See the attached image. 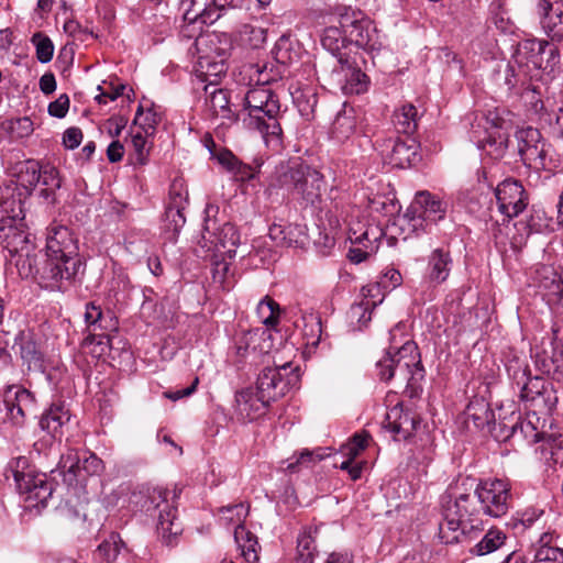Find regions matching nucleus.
I'll return each instance as SVG.
<instances>
[{
    "instance_id": "e2e57ef3",
    "label": "nucleus",
    "mask_w": 563,
    "mask_h": 563,
    "mask_svg": "<svg viewBox=\"0 0 563 563\" xmlns=\"http://www.w3.org/2000/svg\"><path fill=\"white\" fill-rule=\"evenodd\" d=\"M367 440V434H355L349 443L342 446L341 453L353 461L366 448Z\"/></svg>"
},
{
    "instance_id": "c9c22d12",
    "label": "nucleus",
    "mask_w": 563,
    "mask_h": 563,
    "mask_svg": "<svg viewBox=\"0 0 563 563\" xmlns=\"http://www.w3.org/2000/svg\"><path fill=\"white\" fill-rule=\"evenodd\" d=\"M14 176L16 184L25 190L26 195H31L40 183L41 164L34 159L20 162L15 165Z\"/></svg>"
},
{
    "instance_id": "4be33fe9",
    "label": "nucleus",
    "mask_w": 563,
    "mask_h": 563,
    "mask_svg": "<svg viewBox=\"0 0 563 563\" xmlns=\"http://www.w3.org/2000/svg\"><path fill=\"white\" fill-rule=\"evenodd\" d=\"M332 82L345 95H360L367 90V76L353 67L345 57L333 58L330 73Z\"/></svg>"
},
{
    "instance_id": "e433bc0d",
    "label": "nucleus",
    "mask_w": 563,
    "mask_h": 563,
    "mask_svg": "<svg viewBox=\"0 0 563 563\" xmlns=\"http://www.w3.org/2000/svg\"><path fill=\"white\" fill-rule=\"evenodd\" d=\"M70 419L69 410L64 404H53L41 417L40 427L42 430L56 437L60 428Z\"/></svg>"
},
{
    "instance_id": "5fc2aeb1",
    "label": "nucleus",
    "mask_w": 563,
    "mask_h": 563,
    "mask_svg": "<svg viewBox=\"0 0 563 563\" xmlns=\"http://www.w3.org/2000/svg\"><path fill=\"white\" fill-rule=\"evenodd\" d=\"M38 184L44 186L42 196L47 198L52 192L60 187L58 170L49 164L41 165V178Z\"/></svg>"
},
{
    "instance_id": "a878e982",
    "label": "nucleus",
    "mask_w": 563,
    "mask_h": 563,
    "mask_svg": "<svg viewBox=\"0 0 563 563\" xmlns=\"http://www.w3.org/2000/svg\"><path fill=\"white\" fill-rule=\"evenodd\" d=\"M418 421L410 411H405L402 405L397 402L386 412L383 428L391 433L394 440L408 439L415 431Z\"/></svg>"
},
{
    "instance_id": "ddd939ff",
    "label": "nucleus",
    "mask_w": 563,
    "mask_h": 563,
    "mask_svg": "<svg viewBox=\"0 0 563 563\" xmlns=\"http://www.w3.org/2000/svg\"><path fill=\"white\" fill-rule=\"evenodd\" d=\"M509 113L503 108L488 110L485 114L486 136L477 140V147L494 159L503 157L508 146V128L511 123L506 118Z\"/></svg>"
},
{
    "instance_id": "49530a36",
    "label": "nucleus",
    "mask_w": 563,
    "mask_h": 563,
    "mask_svg": "<svg viewBox=\"0 0 563 563\" xmlns=\"http://www.w3.org/2000/svg\"><path fill=\"white\" fill-rule=\"evenodd\" d=\"M161 120L159 114L153 106L144 107L140 104L134 118V124L147 135H153Z\"/></svg>"
},
{
    "instance_id": "de8ad7c7",
    "label": "nucleus",
    "mask_w": 563,
    "mask_h": 563,
    "mask_svg": "<svg viewBox=\"0 0 563 563\" xmlns=\"http://www.w3.org/2000/svg\"><path fill=\"white\" fill-rule=\"evenodd\" d=\"M374 303L367 301H360L351 306L347 317L350 324L354 330H362L372 320V312L374 310Z\"/></svg>"
},
{
    "instance_id": "9d476101",
    "label": "nucleus",
    "mask_w": 563,
    "mask_h": 563,
    "mask_svg": "<svg viewBox=\"0 0 563 563\" xmlns=\"http://www.w3.org/2000/svg\"><path fill=\"white\" fill-rule=\"evenodd\" d=\"M7 481L13 478L16 490L25 494L27 500L44 504L52 495V485L45 474L36 473L31 468L27 457L12 459L3 471Z\"/></svg>"
},
{
    "instance_id": "603ef678",
    "label": "nucleus",
    "mask_w": 563,
    "mask_h": 563,
    "mask_svg": "<svg viewBox=\"0 0 563 563\" xmlns=\"http://www.w3.org/2000/svg\"><path fill=\"white\" fill-rule=\"evenodd\" d=\"M31 42L35 46L36 58L40 63L46 64L52 60L54 55V45L47 35L37 32L33 34Z\"/></svg>"
},
{
    "instance_id": "f3484780",
    "label": "nucleus",
    "mask_w": 563,
    "mask_h": 563,
    "mask_svg": "<svg viewBox=\"0 0 563 563\" xmlns=\"http://www.w3.org/2000/svg\"><path fill=\"white\" fill-rule=\"evenodd\" d=\"M60 467L64 470V481L68 485H85L86 481L99 475L103 470L102 461L93 453L69 451L60 459Z\"/></svg>"
},
{
    "instance_id": "680f3d73",
    "label": "nucleus",
    "mask_w": 563,
    "mask_h": 563,
    "mask_svg": "<svg viewBox=\"0 0 563 563\" xmlns=\"http://www.w3.org/2000/svg\"><path fill=\"white\" fill-rule=\"evenodd\" d=\"M385 289L386 288H384L379 282L363 286L361 289V300L367 301L368 303H374V308H376L384 301Z\"/></svg>"
},
{
    "instance_id": "09e8293b",
    "label": "nucleus",
    "mask_w": 563,
    "mask_h": 563,
    "mask_svg": "<svg viewBox=\"0 0 563 563\" xmlns=\"http://www.w3.org/2000/svg\"><path fill=\"white\" fill-rule=\"evenodd\" d=\"M266 30L253 24H243L239 30L240 41L252 48L261 47L266 41Z\"/></svg>"
},
{
    "instance_id": "864d4df0",
    "label": "nucleus",
    "mask_w": 563,
    "mask_h": 563,
    "mask_svg": "<svg viewBox=\"0 0 563 563\" xmlns=\"http://www.w3.org/2000/svg\"><path fill=\"white\" fill-rule=\"evenodd\" d=\"M256 313L265 325H273L277 322L279 306L266 296L257 303Z\"/></svg>"
},
{
    "instance_id": "2f4dec72",
    "label": "nucleus",
    "mask_w": 563,
    "mask_h": 563,
    "mask_svg": "<svg viewBox=\"0 0 563 563\" xmlns=\"http://www.w3.org/2000/svg\"><path fill=\"white\" fill-rule=\"evenodd\" d=\"M187 206V194L177 191L175 187L170 190L169 202L165 210L164 228L175 239L185 225L186 218L184 210Z\"/></svg>"
},
{
    "instance_id": "dca6fc26",
    "label": "nucleus",
    "mask_w": 563,
    "mask_h": 563,
    "mask_svg": "<svg viewBox=\"0 0 563 563\" xmlns=\"http://www.w3.org/2000/svg\"><path fill=\"white\" fill-rule=\"evenodd\" d=\"M475 495L482 506L484 515L492 518H500L509 509L510 485L508 482L499 478H487L481 481Z\"/></svg>"
},
{
    "instance_id": "c85d7f7f",
    "label": "nucleus",
    "mask_w": 563,
    "mask_h": 563,
    "mask_svg": "<svg viewBox=\"0 0 563 563\" xmlns=\"http://www.w3.org/2000/svg\"><path fill=\"white\" fill-rule=\"evenodd\" d=\"M452 258L449 251L434 249L429 257L423 283L428 287H435L444 283L451 273Z\"/></svg>"
},
{
    "instance_id": "7c9ffc66",
    "label": "nucleus",
    "mask_w": 563,
    "mask_h": 563,
    "mask_svg": "<svg viewBox=\"0 0 563 563\" xmlns=\"http://www.w3.org/2000/svg\"><path fill=\"white\" fill-rule=\"evenodd\" d=\"M24 223L21 199L7 200L0 198V240L5 245L10 240L11 229H20Z\"/></svg>"
},
{
    "instance_id": "338daca9",
    "label": "nucleus",
    "mask_w": 563,
    "mask_h": 563,
    "mask_svg": "<svg viewBox=\"0 0 563 563\" xmlns=\"http://www.w3.org/2000/svg\"><path fill=\"white\" fill-rule=\"evenodd\" d=\"M262 158L254 159V166L242 164L240 161L238 162V166L235 167V172H232L234 176H236L240 180H251L255 178L258 169L263 165Z\"/></svg>"
},
{
    "instance_id": "72a5a7b5",
    "label": "nucleus",
    "mask_w": 563,
    "mask_h": 563,
    "mask_svg": "<svg viewBox=\"0 0 563 563\" xmlns=\"http://www.w3.org/2000/svg\"><path fill=\"white\" fill-rule=\"evenodd\" d=\"M465 421L473 422L476 429H485L492 431L495 426V415L489 404L483 398H475L470 401L465 411Z\"/></svg>"
},
{
    "instance_id": "37998d69",
    "label": "nucleus",
    "mask_w": 563,
    "mask_h": 563,
    "mask_svg": "<svg viewBox=\"0 0 563 563\" xmlns=\"http://www.w3.org/2000/svg\"><path fill=\"white\" fill-rule=\"evenodd\" d=\"M302 336L306 345L317 347L322 333L321 319L316 312H305L301 317Z\"/></svg>"
},
{
    "instance_id": "cd10ccee",
    "label": "nucleus",
    "mask_w": 563,
    "mask_h": 563,
    "mask_svg": "<svg viewBox=\"0 0 563 563\" xmlns=\"http://www.w3.org/2000/svg\"><path fill=\"white\" fill-rule=\"evenodd\" d=\"M269 238L279 246L303 247L308 241L307 227L300 223L274 222L268 230Z\"/></svg>"
},
{
    "instance_id": "c03bdc74",
    "label": "nucleus",
    "mask_w": 563,
    "mask_h": 563,
    "mask_svg": "<svg viewBox=\"0 0 563 563\" xmlns=\"http://www.w3.org/2000/svg\"><path fill=\"white\" fill-rule=\"evenodd\" d=\"M523 97L527 101H530L534 114L544 119L545 122L552 123L555 121L558 125L563 126V106L558 108V111H548L544 102L537 98V91L534 88L532 90H527L523 93Z\"/></svg>"
},
{
    "instance_id": "a18cd8bd",
    "label": "nucleus",
    "mask_w": 563,
    "mask_h": 563,
    "mask_svg": "<svg viewBox=\"0 0 563 563\" xmlns=\"http://www.w3.org/2000/svg\"><path fill=\"white\" fill-rule=\"evenodd\" d=\"M506 540V534L498 529H490L482 538V540L474 545L472 553L476 555H486L498 550Z\"/></svg>"
},
{
    "instance_id": "5701e85b",
    "label": "nucleus",
    "mask_w": 563,
    "mask_h": 563,
    "mask_svg": "<svg viewBox=\"0 0 563 563\" xmlns=\"http://www.w3.org/2000/svg\"><path fill=\"white\" fill-rule=\"evenodd\" d=\"M418 150L419 144L409 136L388 139L380 145L384 161L398 168H406L416 164L420 159Z\"/></svg>"
},
{
    "instance_id": "0e129e2a",
    "label": "nucleus",
    "mask_w": 563,
    "mask_h": 563,
    "mask_svg": "<svg viewBox=\"0 0 563 563\" xmlns=\"http://www.w3.org/2000/svg\"><path fill=\"white\" fill-rule=\"evenodd\" d=\"M118 540V534H111L109 539L99 544L97 554L106 562L113 561L120 551Z\"/></svg>"
},
{
    "instance_id": "f704fd0d",
    "label": "nucleus",
    "mask_w": 563,
    "mask_h": 563,
    "mask_svg": "<svg viewBox=\"0 0 563 563\" xmlns=\"http://www.w3.org/2000/svg\"><path fill=\"white\" fill-rule=\"evenodd\" d=\"M15 344L20 347V355L29 371L43 369V353L29 333H20Z\"/></svg>"
},
{
    "instance_id": "20e7f679",
    "label": "nucleus",
    "mask_w": 563,
    "mask_h": 563,
    "mask_svg": "<svg viewBox=\"0 0 563 563\" xmlns=\"http://www.w3.org/2000/svg\"><path fill=\"white\" fill-rule=\"evenodd\" d=\"M558 62L556 48L544 40L527 38L518 43L510 62L505 64L504 82L508 90L519 84L525 85L542 68L552 67Z\"/></svg>"
},
{
    "instance_id": "aec40b11",
    "label": "nucleus",
    "mask_w": 563,
    "mask_h": 563,
    "mask_svg": "<svg viewBox=\"0 0 563 563\" xmlns=\"http://www.w3.org/2000/svg\"><path fill=\"white\" fill-rule=\"evenodd\" d=\"M169 498L170 492L167 489H154L150 496L151 506L146 508L147 511L151 508L158 510L157 530L166 543H170L173 538L181 532L179 523L176 522L177 509Z\"/></svg>"
},
{
    "instance_id": "9b49d317",
    "label": "nucleus",
    "mask_w": 563,
    "mask_h": 563,
    "mask_svg": "<svg viewBox=\"0 0 563 563\" xmlns=\"http://www.w3.org/2000/svg\"><path fill=\"white\" fill-rule=\"evenodd\" d=\"M282 185L291 189L306 203L314 206L320 201L324 189V179L320 172L305 165L292 164L283 175Z\"/></svg>"
},
{
    "instance_id": "3c124183",
    "label": "nucleus",
    "mask_w": 563,
    "mask_h": 563,
    "mask_svg": "<svg viewBox=\"0 0 563 563\" xmlns=\"http://www.w3.org/2000/svg\"><path fill=\"white\" fill-rule=\"evenodd\" d=\"M150 136L142 131H133L131 144L133 147L134 157L137 164L145 165L148 161L151 142Z\"/></svg>"
},
{
    "instance_id": "58836bf2",
    "label": "nucleus",
    "mask_w": 563,
    "mask_h": 563,
    "mask_svg": "<svg viewBox=\"0 0 563 563\" xmlns=\"http://www.w3.org/2000/svg\"><path fill=\"white\" fill-rule=\"evenodd\" d=\"M244 343L249 344L252 354L253 363L273 350L272 332L268 329H255L244 333Z\"/></svg>"
},
{
    "instance_id": "f03ea898",
    "label": "nucleus",
    "mask_w": 563,
    "mask_h": 563,
    "mask_svg": "<svg viewBox=\"0 0 563 563\" xmlns=\"http://www.w3.org/2000/svg\"><path fill=\"white\" fill-rule=\"evenodd\" d=\"M442 515L439 538L444 544L470 542L483 530L481 512L471 494L450 492L443 499Z\"/></svg>"
},
{
    "instance_id": "1a4fd4ad",
    "label": "nucleus",
    "mask_w": 563,
    "mask_h": 563,
    "mask_svg": "<svg viewBox=\"0 0 563 563\" xmlns=\"http://www.w3.org/2000/svg\"><path fill=\"white\" fill-rule=\"evenodd\" d=\"M217 213L218 206L207 203L200 245L207 253L232 258L240 243V234L232 223L224 222L220 224L218 220L214 219Z\"/></svg>"
},
{
    "instance_id": "f257e3e1",
    "label": "nucleus",
    "mask_w": 563,
    "mask_h": 563,
    "mask_svg": "<svg viewBox=\"0 0 563 563\" xmlns=\"http://www.w3.org/2000/svg\"><path fill=\"white\" fill-rule=\"evenodd\" d=\"M279 115V99L271 88L258 85L247 90L240 120L245 129L260 132L266 146L274 151L282 147Z\"/></svg>"
},
{
    "instance_id": "6e6d98bb",
    "label": "nucleus",
    "mask_w": 563,
    "mask_h": 563,
    "mask_svg": "<svg viewBox=\"0 0 563 563\" xmlns=\"http://www.w3.org/2000/svg\"><path fill=\"white\" fill-rule=\"evenodd\" d=\"M227 8H231L229 0H211L207 3V10L199 14L197 22L201 24H213L221 18Z\"/></svg>"
},
{
    "instance_id": "a19ab883",
    "label": "nucleus",
    "mask_w": 563,
    "mask_h": 563,
    "mask_svg": "<svg viewBox=\"0 0 563 563\" xmlns=\"http://www.w3.org/2000/svg\"><path fill=\"white\" fill-rule=\"evenodd\" d=\"M393 123L397 132L412 134L418 126V110L411 103H405L395 110L393 115Z\"/></svg>"
},
{
    "instance_id": "6e6552de",
    "label": "nucleus",
    "mask_w": 563,
    "mask_h": 563,
    "mask_svg": "<svg viewBox=\"0 0 563 563\" xmlns=\"http://www.w3.org/2000/svg\"><path fill=\"white\" fill-rule=\"evenodd\" d=\"M498 210L503 223L498 221L492 228V234L496 244L505 245L508 240V231H511L510 220L520 214L527 207V196L522 185L515 179H505L495 189Z\"/></svg>"
},
{
    "instance_id": "bb28decb",
    "label": "nucleus",
    "mask_w": 563,
    "mask_h": 563,
    "mask_svg": "<svg viewBox=\"0 0 563 563\" xmlns=\"http://www.w3.org/2000/svg\"><path fill=\"white\" fill-rule=\"evenodd\" d=\"M206 104L208 110L222 120L221 124L231 125L240 120V112L235 113L230 107L229 92L217 85H205Z\"/></svg>"
},
{
    "instance_id": "4468645a",
    "label": "nucleus",
    "mask_w": 563,
    "mask_h": 563,
    "mask_svg": "<svg viewBox=\"0 0 563 563\" xmlns=\"http://www.w3.org/2000/svg\"><path fill=\"white\" fill-rule=\"evenodd\" d=\"M383 235V230L377 224H371L358 220L351 221L349 223L347 232V236L351 242L347 258L354 264H360L366 261L377 252L379 241Z\"/></svg>"
},
{
    "instance_id": "a211bd4d",
    "label": "nucleus",
    "mask_w": 563,
    "mask_h": 563,
    "mask_svg": "<svg viewBox=\"0 0 563 563\" xmlns=\"http://www.w3.org/2000/svg\"><path fill=\"white\" fill-rule=\"evenodd\" d=\"M340 25L347 32L349 42L368 52H377L384 46V40L374 23L353 13L340 16Z\"/></svg>"
},
{
    "instance_id": "f8f14e48",
    "label": "nucleus",
    "mask_w": 563,
    "mask_h": 563,
    "mask_svg": "<svg viewBox=\"0 0 563 563\" xmlns=\"http://www.w3.org/2000/svg\"><path fill=\"white\" fill-rule=\"evenodd\" d=\"M299 380V367L286 362L283 365L263 369L258 375L255 390L263 396V399L271 402L297 387Z\"/></svg>"
},
{
    "instance_id": "c756f323",
    "label": "nucleus",
    "mask_w": 563,
    "mask_h": 563,
    "mask_svg": "<svg viewBox=\"0 0 563 563\" xmlns=\"http://www.w3.org/2000/svg\"><path fill=\"white\" fill-rule=\"evenodd\" d=\"M350 43L347 32L340 25V19L338 20V25L333 24L323 30L321 35V44L322 46L331 54V56L319 62V68L321 71H327V66H333V58L344 57L341 53V49L345 47V45Z\"/></svg>"
},
{
    "instance_id": "ea45409f",
    "label": "nucleus",
    "mask_w": 563,
    "mask_h": 563,
    "mask_svg": "<svg viewBox=\"0 0 563 563\" xmlns=\"http://www.w3.org/2000/svg\"><path fill=\"white\" fill-rule=\"evenodd\" d=\"M355 112L353 108L344 107L342 111L338 112L332 122L331 136L339 142H343L349 140L355 133Z\"/></svg>"
},
{
    "instance_id": "393cba45",
    "label": "nucleus",
    "mask_w": 563,
    "mask_h": 563,
    "mask_svg": "<svg viewBox=\"0 0 563 563\" xmlns=\"http://www.w3.org/2000/svg\"><path fill=\"white\" fill-rule=\"evenodd\" d=\"M537 13L547 36L553 42H562L563 0H538Z\"/></svg>"
},
{
    "instance_id": "4d7b16f0",
    "label": "nucleus",
    "mask_w": 563,
    "mask_h": 563,
    "mask_svg": "<svg viewBox=\"0 0 563 563\" xmlns=\"http://www.w3.org/2000/svg\"><path fill=\"white\" fill-rule=\"evenodd\" d=\"M544 514V509L537 506H529L523 510L517 511L512 517V525L517 528L519 525L523 529L532 527Z\"/></svg>"
},
{
    "instance_id": "b1692460",
    "label": "nucleus",
    "mask_w": 563,
    "mask_h": 563,
    "mask_svg": "<svg viewBox=\"0 0 563 563\" xmlns=\"http://www.w3.org/2000/svg\"><path fill=\"white\" fill-rule=\"evenodd\" d=\"M516 139L518 142V152L525 162L529 166H544L547 150L545 142L541 139V134L538 129L532 126L521 128L516 132Z\"/></svg>"
},
{
    "instance_id": "69168bd1",
    "label": "nucleus",
    "mask_w": 563,
    "mask_h": 563,
    "mask_svg": "<svg viewBox=\"0 0 563 563\" xmlns=\"http://www.w3.org/2000/svg\"><path fill=\"white\" fill-rule=\"evenodd\" d=\"M367 208L371 214L389 216L396 211V205L391 200L380 196L371 198Z\"/></svg>"
},
{
    "instance_id": "0eeeda50",
    "label": "nucleus",
    "mask_w": 563,
    "mask_h": 563,
    "mask_svg": "<svg viewBox=\"0 0 563 563\" xmlns=\"http://www.w3.org/2000/svg\"><path fill=\"white\" fill-rule=\"evenodd\" d=\"M448 208V202L439 196L427 190L418 191L398 220L400 228L409 231L404 239H407L410 233L419 235L427 232L429 227L445 218Z\"/></svg>"
},
{
    "instance_id": "bf43d9fd",
    "label": "nucleus",
    "mask_w": 563,
    "mask_h": 563,
    "mask_svg": "<svg viewBox=\"0 0 563 563\" xmlns=\"http://www.w3.org/2000/svg\"><path fill=\"white\" fill-rule=\"evenodd\" d=\"M33 122L24 117L11 120L8 125V132L11 140L19 141L30 136L33 133Z\"/></svg>"
},
{
    "instance_id": "13d9d810",
    "label": "nucleus",
    "mask_w": 563,
    "mask_h": 563,
    "mask_svg": "<svg viewBox=\"0 0 563 563\" xmlns=\"http://www.w3.org/2000/svg\"><path fill=\"white\" fill-rule=\"evenodd\" d=\"M314 462V453L309 450H303L298 455H292L287 461L283 462V464H286V466H283L282 468L289 473H296L301 468L312 466Z\"/></svg>"
},
{
    "instance_id": "4c0bfd02",
    "label": "nucleus",
    "mask_w": 563,
    "mask_h": 563,
    "mask_svg": "<svg viewBox=\"0 0 563 563\" xmlns=\"http://www.w3.org/2000/svg\"><path fill=\"white\" fill-rule=\"evenodd\" d=\"M554 532H544L534 550L537 563H563V548L553 544Z\"/></svg>"
},
{
    "instance_id": "473e14b6",
    "label": "nucleus",
    "mask_w": 563,
    "mask_h": 563,
    "mask_svg": "<svg viewBox=\"0 0 563 563\" xmlns=\"http://www.w3.org/2000/svg\"><path fill=\"white\" fill-rule=\"evenodd\" d=\"M235 404L238 415L242 419L252 421L264 413L269 402L255 389L244 388L235 394Z\"/></svg>"
},
{
    "instance_id": "39448f33",
    "label": "nucleus",
    "mask_w": 563,
    "mask_h": 563,
    "mask_svg": "<svg viewBox=\"0 0 563 563\" xmlns=\"http://www.w3.org/2000/svg\"><path fill=\"white\" fill-rule=\"evenodd\" d=\"M401 334L398 324L390 331V345L385 355L376 363L377 375L384 382L398 380L400 385H408L416 376H422L420 355L413 341L408 338L397 341Z\"/></svg>"
},
{
    "instance_id": "412c9836",
    "label": "nucleus",
    "mask_w": 563,
    "mask_h": 563,
    "mask_svg": "<svg viewBox=\"0 0 563 563\" xmlns=\"http://www.w3.org/2000/svg\"><path fill=\"white\" fill-rule=\"evenodd\" d=\"M3 402L5 420L15 428H21L26 421V413L34 407L33 393L22 385H9L4 389Z\"/></svg>"
},
{
    "instance_id": "052dcab7",
    "label": "nucleus",
    "mask_w": 563,
    "mask_h": 563,
    "mask_svg": "<svg viewBox=\"0 0 563 563\" xmlns=\"http://www.w3.org/2000/svg\"><path fill=\"white\" fill-rule=\"evenodd\" d=\"M209 0H180V9L183 10L185 21L195 23L205 10Z\"/></svg>"
},
{
    "instance_id": "423d86ee",
    "label": "nucleus",
    "mask_w": 563,
    "mask_h": 563,
    "mask_svg": "<svg viewBox=\"0 0 563 563\" xmlns=\"http://www.w3.org/2000/svg\"><path fill=\"white\" fill-rule=\"evenodd\" d=\"M10 240L7 242L4 247L9 251L14 260L18 274L25 279L35 280L42 288L48 290H57L60 287L47 286L45 280L42 278L43 273L51 269V265H47V257L41 254L36 247L31 243L29 234L25 232V223L20 229H11Z\"/></svg>"
},
{
    "instance_id": "2eb2a0df",
    "label": "nucleus",
    "mask_w": 563,
    "mask_h": 563,
    "mask_svg": "<svg viewBox=\"0 0 563 563\" xmlns=\"http://www.w3.org/2000/svg\"><path fill=\"white\" fill-rule=\"evenodd\" d=\"M247 514L249 507L242 503L223 507L221 509L220 521L234 527V540L241 551V555L247 563H256L258 560L257 539L243 525Z\"/></svg>"
},
{
    "instance_id": "6ab92c4d",
    "label": "nucleus",
    "mask_w": 563,
    "mask_h": 563,
    "mask_svg": "<svg viewBox=\"0 0 563 563\" xmlns=\"http://www.w3.org/2000/svg\"><path fill=\"white\" fill-rule=\"evenodd\" d=\"M213 43L210 36H200L196 40V48L199 53L196 66V89L205 85H217L218 78L227 71L225 53H218L216 57L205 51L209 44Z\"/></svg>"
},
{
    "instance_id": "79ce46f5",
    "label": "nucleus",
    "mask_w": 563,
    "mask_h": 563,
    "mask_svg": "<svg viewBox=\"0 0 563 563\" xmlns=\"http://www.w3.org/2000/svg\"><path fill=\"white\" fill-rule=\"evenodd\" d=\"M69 530L78 539H87L91 537L96 526L87 520L85 512L77 509L68 508L65 514Z\"/></svg>"
},
{
    "instance_id": "774afa93",
    "label": "nucleus",
    "mask_w": 563,
    "mask_h": 563,
    "mask_svg": "<svg viewBox=\"0 0 563 563\" xmlns=\"http://www.w3.org/2000/svg\"><path fill=\"white\" fill-rule=\"evenodd\" d=\"M69 109V98L67 95H60L55 101L48 104V113L52 117L62 119L64 118Z\"/></svg>"
},
{
    "instance_id": "8fccbe9b",
    "label": "nucleus",
    "mask_w": 563,
    "mask_h": 563,
    "mask_svg": "<svg viewBox=\"0 0 563 563\" xmlns=\"http://www.w3.org/2000/svg\"><path fill=\"white\" fill-rule=\"evenodd\" d=\"M109 346L108 336L104 334H87L81 342V351L98 358L106 354Z\"/></svg>"
},
{
    "instance_id": "7ed1b4c3",
    "label": "nucleus",
    "mask_w": 563,
    "mask_h": 563,
    "mask_svg": "<svg viewBox=\"0 0 563 563\" xmlns=\"http://www.w3.org/2000/svg\"><path fill=\"white\" fill-rule=\"evenodd\" d=\"M45 257L47 265H51V269L45 271L42 276L47 286L60 287L64 280H69L77 274L80 266L77 240L67 227H49Z\"/></svg>"
}]
</instances>
